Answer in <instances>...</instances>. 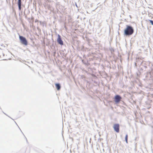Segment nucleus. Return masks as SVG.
<instances>
[{"mask_svg": "<svg viewBox=\"0 0 153 153\" xmlns=\"http://www.w3.org/2000/svg\"><path fill=\"white\" fill-rule=\"evenodd\" d=\"M22 2L21 0H18V5L21 4Z\"/></svg>", "mask_w": 153, "mask_h": 153, "instance_id": "6e6552de", "label": "nucleus"}, {"mask_svg": "<svg viewBox=\"0 0 153 153\" xmlns=\"http://www.w3.org/2000/svg\"><path fill=\"white\" fill-rule=\"evenodd\" d=\"M1 50L0 49V53H1Z\"/></svg>", "mask_w": 153, "mask_h": 153, "instance_id": "9b49d317", "label": "nucleus"}, {"mask_svg": "<svg viewBox=\"0 0 153 153\" xmlns=\"http://www.w3.org/2000/svg\"><path fill=\"white\" fill-rule=\"evenodd\" d=\"M134 32L133 28L131 26L127 25L126 28L124 30V34L126 36H130L133 34Z\"/></svg>", "mask_w": 153, "mask_h": 153, "instance_id": "f257e3e1", "label": "nucleus"}, {"mask_svg": "<svg viewBox=\"0 0 153 153\" xmlns=\"http://www.w3.org/2000/svg\"><path fill=\"white\" fill-rule=\"evenodd\" d=\"M19 6V9L20 10L21 9V4L18 5Z\"/></svg>", "mask_w": 153, "mask_h": 153, "instance_id": "1a4fd4ad", "label": "nucleus"}, {"mask_svg": "<svg viewBox=\"0 0 153 153\" xmlns=\"http://www.w3.org/2000/svg\"><path fill=\"white\" fill-rule=\"evenodd\" d=\"M1 56V55L0 56V57Z\"/></svg>", "mask_w": 153, "mask_h": 153, "instance_id": "f8f14e48", "label": "nucleus"}, {"mask_svg": "<svg viewBox=\"0 0 153 153\" xmlns=\"http://www.w3.org/2000/svg\"><path fill=\"white\" fill-rule=\"evenodd\" d=\"M56 88L57 90H59L60 88V86L59 84L56 83L55 84Z\"/></svg>", "mask_w": 153, "mask_h": 153, "instance_id": "423d86ee", "label": "nucleus"}, {"mask_svg": "<svg viewBox=\"0 0 153 153\" xmlns=\"http://www.w3.org/2000/svg\"><path fill=\"white\" fill-rule=\"evenodd\" d=\"M113 128L115 131L117 133L119 132L120 125L119 124H115L114 125Z\"/></svg>", "mask_w": 153, "mask_h": 153, "instance_id": "7ed1b4c3", "label": "nucleus"}, {"mask_svg": "<svg viewBox=\"0 0 153 153\" xmlns=\"http://www.w3.org/2000/svg\"><path fill=\"white\" fill-rule=\"evenodd\" d=\"M57 41L58 43L59 44L61 45H63V42L61 39V36L59 35H58V38L57 39Z\"/></svg>", "mask_w": 153, "mask_h": 153, "instance_id": "39448f33", "label": "nucleus"}, {"mask_svg": "<svg viewBox=\"0 0 153 153\" xmlns=\"http://www.w3.org/2000/svg\"><path fill=\"white\" fill-rule=\"evenodd\" d=\"M128 136L127 134H126L125 137V140L126 141V143H128Z\"/></svg>", "mask_w": 153, "mask_h": 153, "instance_id": "0eeeda50", "label": "nucleus"}, {"mask_svg": "<svg viewBox=\"0 0 153 153\" xmlns=\"http://www.w3.org/2000/svg\"><path fill=\"white\" fill-rule=\"evenodd\" d=\"M19 38L20 41L21 43L25 45H27V42L26 38L22 36H19Z\"/></svg>", "mask_w": 153, "mask_h": 153, "instance_id": "f03ea898", "label": "nucleus"}, {"mask_svg": "<svg viewBox=\"0 0 153 153\" xmlns=\"http://www.w3.org/2000/svg\"><path fill=\"white\" fill-rule=\"evenodd\" d=\"M121 97L119 95H116L114 97L115 101V102L117 103L119 102L120 101Z\"/></svg>", "mask_w": 153, "mask_h": 153, "instance_id": "20e7f679", "label": "nucleus"}, {"mask_svg": "<svg viewBox=\"0 0 153 153\" xmlns=\"http://www.w3.org/2000/svg\"><path fill=\"white\" fill-rule=\"evenodd\" d=\"M153 25V21L151 20H150L149 21Z\"/></svg>", "mask_w": 153, "mask_h": 153, "instance_id": "9d476101", "label": "nucleus"}]
</instances>
